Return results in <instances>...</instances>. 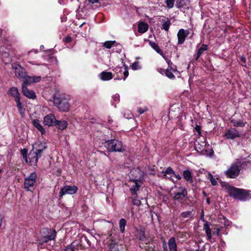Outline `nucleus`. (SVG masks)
Returning a JSON list of instances; mask_svg holds the SVG:
<instances>
[{
	"label": "nucleus",
	"instance_id": "obj_1",
	"mask_svg": "<svg viewBox=\"0 0 251 251\" xmlns=\"http://www.w3.org/2000/svg\"><path fill=\"white\" fill-rule=\"evenodd\" d=\"M33 148L28 154L29 163L31 165H36L38 159L42 155L43 152L47 149V145L46 142L37 141L32 145Z\"/></svg>",
	"mask_w": 251,
	"mask_h": 251
},
{
	"label": "nucleus",
	"instance_id": "obj_2",
	"mask_svg": "<svg viewBox=\"0 0 251 251\" xmlns=\"http://www.w3.org/2000/svg\"><path fill=\"white\" fill-rule=\"evenodd\" d=\"M226 189L230 197L240 201H245L250 195L249 191H246L230 185L226 186Z\"/></svg>",
	"mask_w": 251,
	"mask_h": 251
},
{
	"label": "nucleus",
	"instance_id": "obj_3",
	"mask_svg": "<svg viewBox=\"0 0 251 251\" xmlns=\"http://www.w3.org/2000/svg\"><path fill=\"white\" fill-rule=\"evenodd\" d=\"M55 230L48 228H43L40 231V237L38 239V244L40 245L54 240L56 237Z\"/></svg>",
	"mask_w": 251,
	"mask_h": 251
},
{
	"label": "nucleus",
	"instance_id": "obj_4",
	"mask_svg": "<svg viewBox=\"0 0 251 251\" xmlns=\"http://www.w3.org/2000/svg\"><path fill=\"white\" fill-rule=\"evenodd\" d=\"M53 103L60 111L63 112L68 111L70 108L69 99L64 96L53 97Z\"/></svg>",
	"mask_w": 251,
	"mask_h": 251
},
{
	"label": "nucleus",
	"instance_id": "obj_5",
	"mask_svg": "<svg viewBox=\"0 0 251 251\" xmlns=\"http://www.w3.org/2000/svg\"><path fill=\"white\" fill-rule=\"evenodd\" d=\"M37 175L33 172L25 177L24 182V188L27 191H32L36 181Z\"/></svg>",
	"mask_w": 251,
	"mask_h": 251
},
{
	"label": "nucleus",
	"instance_id": "obj_6",
	"mask_svg": "<svg viewBox=\"0 0 251 251\" xmlns=\"http://www.w3.org/2000/svg\"><path fill=\"white\" fill-rule=\"evenodd\" d=\"M240 166L237 163L232 164L230 167L225 172L227 177L235 178L237 177L240 172Z\"/></svg>",
	"mask_w": 251,
	"mask_h": 251
},
{
	"label": "nucleus",
	"instance_id": "obj_7",
	"mask_svg": "<svg viewBox=\"0 0 251 251\" xmlns=\"http://www.w3.org/2000/svg\"><path fill=\"white\" fill-rule=\"evenodd\" d=\"M107 148L110 151H122V143L117 140H111L107 142Z\"/></svg>",
	"mask_w": 251,
	"mask_h": 251
},
{
	"label": "nucleus",
	"instance_id": "obj_8",
	"mask_svg": "<svg viewBox=\"0 0 251 251\" xmlns=\"http://www.w3.org/2000/svg\"><path fill=\"white\" fill-rule=\"evenodd\" d=\"M129 176L130 181L140 182L143 178L144 173L138 168H133L131 170Z\"/></svg>",
	"mask_w": 251,
	"mask_h": 251
},
{
	"label": "nucleus",
	"instance_id": "obj_9",
	"mask_svg": "<svg viewBox=\"0 0 251 251\" xmlns=\"http://www.w3.org/2000/svg\"><path fill=\"white\" fill-rule=\"evenodd\" d=\"M109 251H125L126 247L125 245L119 244L115 240H109L108 241Z\"/></svg>",
	"mask_w": 251,
	"mask_h": 251
},
{
	"label": "nucleus",
	"instance_id": "obj_10",
	"mask_svg": "<svg viewBox=\"0 0 251 251\" xmlns=\"http://www.w3.org/2000/svg\"><path fill=\"white\" fill-rule=\"evenodd\" d=\"M41 79V77L40 76H29L26 74L22 80L23 82L22 86H27V85H31L32 83L38 82Z\"/></svg>",
	"mask_w": 251,
	"mask_h": 251
},
{
	"label": "nucleus",
	"instance_id": "obj_11",
	"mask_svg": "<svg viewBox=\"0 0 251 251\" xmlns=\"http://www.w3.org/2000/svg\"><path fill=\"white\" fill-rule=\"evenodd\" d=\"M12 69L15 70V75L20 80H22L25 76L27 72L21 65L14 64L12 65Z\"/></svg>",
	"mask_w": 251,
	"mask_h": 251
},
{
	"label": "nucleus",
	"instance_id": "obj_12",
	"mask_svg": "<svg viewBox=\"0 0 251 251\" xmlns=\"http://www.w3.org/2000/svg\"><path fill=\"white\" fill-rule=\"evenodd\" d=\"M77 191V188L75 186L66 185L62 188L59 192V196L62 197L65 195H72L75 194Z\"/></svg>",
	"mask_w": 251,
	"mask_h": 251
},
{
	"label": "nucleus",
	"instance_id": "obj_13",
	"mask_svg": "<svg viewBox=\"0 0 251 251\" xmlns=\"http://www.w3.org/2000/svg\"><path fill=\"white\" fill-rule=\"evenodd\" d=\"M187 196V192L185 188L180 187L177 192L174 193V199L175 201H182L185 199Z\"/></svg>",
	"mask_w": 251,
	"mask_h": 251
},
{
	"label": "nucleus",
	"instance_id": "obj_14",
	"mask_svg": "<svg viewBox=\"0 0 251 251\" xmlns=\"http://www.w3.org/2000/svg\"><path fill=\"white\" fill-rule=\"evenodd\" d=\"M225 137L228 139H234L236 138L239 137L240 134L239 131L234 128H231L228 129L225 134Z\"/></svg>",
	"mask_w": 251,
	"mask_h": 251
},
{
	"label": "nucleus",
	"instance_id": "obj_15",
	"mask_svg": "<svg viewBox=\"0 0 251 251\" xmlns=\"http://www.w3.org/2000/svg\"><path fill=\"white\" fill-rule=\"evenodd\" d=\"M56 119L52 114H49L46 115L44 118V124L45 126H50L55 125Z\"/></svg>",
	"mask_w": 251,
	"mask_h": 251
},
{
	"label": "nucleus",
	"instance_id": "obj_16",
	"mask_svg": "<svg viewBox=\"0 0 251 251\" xmlns=\"http://www.w3.org/2000/svg\"><path fill=\"white\" fill-rule=\"evenodd\" d=\"M22 90L23 95L28 99H34L36 98V94L34 91L29 90L27 86H22Z\"/></svg>",
	"mask_w": 251,
	"mask_h": 251
},
{
	"label": "nucleus",
	"instance_id": "obj_17",
	"mask_svg": "<svg viewBox=\"0 0 251 251\" xmlns=\"http://www.w3.org/2000/svg\"><path fill=\"white\" fill-rule=\"evenodd\" d=\"M189 34V32L187 30H185L183 29H180L179 30L177 36L178 38V44H182L185 41V38Z\"/></svg>",
	"mask_w": 251,
	"mask_h": 251
},
{
	"label": "nucleus",
	"instance_id": "obj_18",
	"mask_svg": "<svg viewBox=\"0 0 251 251\" xmlns=\"http://www.w3.org/2000/svg\"><path fill=\"white\" fill-rule=\"evenodd\" d=\"M114 71L116 73L118 74V79H121L123 78L124 80L128 76V71L127 67H125L124 69V71L123 72L124 77H120V75L123 73V69L121 67H116L114 69Z\"/></svg>",
	"mask_w": 251,
	"mask_h": 251
},
{
	"label": "nucleus",
	"instance_id": "obj_19",
	"mask_svg": "<svg viewBox=\"0 0 251 251\" xmlns=\"http://www.w3.org/2000/svg\"><path fill=\"white\" fill-rule=\"evenodd\" d=\"M133 182V184L131 185L130 190L132 195H136V192L139 189L141 184L142 181L139 182L137 181H131Z\"/></svg>",
	"mask_w": 251,
	"mask_h": 251
},
{
	"label": "nucleus",
	"instance_id": "obj_20",
	"mask_svg": "<svg viewBox=\"0 0 251 251\" xmlns=\"http://www.w3.org/2000/svg\"><path fill=\"white\" fill-rule=\"evenodd\" d=\"M160 21L162 25L161 29L167 31L169 30L170 26L171 25L170 20L168 18L164 17L162 18L161 20H160Z\"/></svg>",
	"mask_w": 251,
	"mask_h": 251
},
{
	"label": "nucleus",
	"instance_id": "obj_21",
	"mask_svg": "<svg viewBox=\"0 0 251 251\" xmlns=\"http://www.w3.org/2000/svg\"><path fill=\"white\" fill-rule=\"evenodd\" d=\"M170 251H177V245L174 237H171L168 242Z\"/></svg>",
	"mask_w": 251,
	"mask_h": 251
},
{
	"label": "nucleus",
	"instance_id": "obj_22",
	"mask_svg": "<svg viewBox=\"0 0 251 251\" xmlns=\"http://www.w3.org/2000/svg\"><path fill=\"white\" fill-rule=\"evenodd\" d=\"M32 123L34 126L41 133L43 134L45 133V130L41 125L40 122L38 119H34L32 121Z\"/></svg>",
	"mask_w": 251,
	"mask_h": 251
},
{
	"label": "nucleus",
	"instance_id": "obj_23",
	"mask_svg": "<svg viewBox=\"0 0 251 251\" xmlns=\"http://www.w3.org/2000/svg\"><path fill=\"white\" fill-rule=\"evenodd\" d=\"M9 93L14 98L15 101H17L18 100H20V94L16 87H13L11 88L9 90Z\"/></svg>",
	"mask_w": 251,
	"mask_h": 251
},
{
	"label": "nucleus",
	"instance_id": "obj_24",
	"mask_svg": "<svg viewBox=\"0 0 251 251\" xmlns=\"http://www.w3.org/2000/svg\"><path fill=\"white\" fill-rule=\"evenodd\" d=\"M100 78L103 81H107L113 78V75L111 72L103 71L100 74Z\"/></svg>",
	"mask_w": 251,
	"mask_h": 251
},
{
	"label": "nucleus",
	"instance_id": "obj_25",
	"mask_svg": "<svg viewBox=\"0 0 251 251\" xmlns=\"http://www.w3.org/2000/svg\"><path fill=\"white\" fill-rule=\"evenodd\" d=\"M183 176L184 178L188 182L193 183V175L189 170H185L183 172Z\"/></svg>",
	"mask_w": 251,
	"mask_h": 251
},
{
	"label": "nucleus",
	"instance_id": "obj_26",
	"mask_svg": "<svg viewBox=\"0 0 251 251\" xmlns=\"http://www.w3.org/2000/svg\"><path fill=\"white\" fill-rule=\"evenodd\" d=\"M148 25L144 22H140L138 25V32L141 33L146 32L148 29Z\"/></svg>",
	"mask_w": 251,
	"mask_h": 251
},
{
	"label": "nucleus",
	"instance_id": "obj_27",
	"mask_svg": "<svg viewBox=\"0 0 251 251\" xmlns=\"http://www.w3.org/2000/svg\"><path fill=\"white\" fill-rule=\"evenodd\" d=\"M58 128L63 130L65 129L68 126V123L66 121H57L56 120L55 125Z\"/></svg>",
	"mask_w": 251,
	"mask_h": 251
},
{
	"label": "nucleus",
	"instance_id": "obj_28",
	"mask_svg": "<svg viewBox=\"0 0 251 251\" xmlns=\"http://www.w3.org/2000/svg\"><path fill=\"white\" fill-rule=\"evenodd\" d=\"M17 103V106L18 107V111L22 117L25 116V108L22 106V103L20 101V100H18L15 101Z\"/></svg>",
	"mask_w": 251,
	"mask_h": 251
},
{
	"label": "nucleus",
	"instance_id": "obj_29",
	"mask_svg": "<svg viewBox=\"0 0 251 251\" xmlns=\"http://www.w3.org/2000/svg\"><path fill=\"white\" fill-rule=\"evenodd\" d=\"M231 123L233 124V126L236 127H243L245 126L246 123L243 122V121L241 120H236L235 119H232L231 120Z\"/></svg>",
	"mask_w": 251,
	"mask_h": 251
},
{
	"label": "nucleus",
	"instance_id": "obj_30",
	"mask_svg": "<svg viewBox=\"0 0 251 251\" xmlns=\"http://www.w3.org/2000/svg\"><path fill=\"white\" fill-rule=\"evenodd\" d=\"M207 49L208 46L205 44H202L198 50L196 60H198L200 56L203 53V52L207 50Z\"/></svg>",
	"mask_w": 251,
	"mask_h": 251
},
{
	"label": "nucleus",
	"instance_id": "obj_31",
	"mask_svg": "<svg viewBox=\"0 0 251 251\" xmlns=\"http://www.w3.org/2000/svg\"><path fill=\"white\" fill-rule=\"evenodd\" d=\"M149 44L151 46V47L152 49H153L157 53L162 55V51L160 49L158 45L156 43L152 41H149Z\"/></svg>",
	"mask_w": 251,
	"mask_h": 251
},
{
	"label": "nucleus",
	"instance_id": "obj_32",
	"mask_svg": "<svg viewBox=\"0 0 251 251\" xmlns=\"http://www.w3.org/2000/svg\"><path fill=\"white\" fill-rule=\"evenodd\" d=\"M126 225V221L125 219H121L119 221L120 230L122 233H124L125 230V226Z\"/></svg>",
	"mask_w": 251,
	"mask_h": 251
},
{
	"label": "nucleus",
	"instance_id": "obj_33",
	"mask_svg": "<svg viewBox=\"0 0 251 251\" xmlns=\"http://www.w3.org/2000/svg\"><path fill=\"white\" fill-rule=\"evenodd\" d=\"M162 173L164 174V177H166L168 179H171V177H167L166 175H175V172L173 171L171 167H168L165 172H162Z\"/></svg>",
	"mask_w": 251,
	"mask_h": 251
},
{
	"label": "nucleus",
	"instance_id": "obj_34",
	"mask_svg": "<svg viewBox=\"0 0 251 251\" xmlns=\"http://www.w3.org/2000/svg\"><path fill=\"white\" fill-rule=\"evenodd\" d=\"M192 212V211H187L182 212L180 215L183 218L191 219L193 217Z\"/></svg>",
	"mask_w": 251,
	"mask_h": 251
},
{
	"label": "nucleus",
	"instance_id": "obj_35",
	"mask_svg": "<svg viewBox=\"0 0 251 251\" xmlns=\"http://www.w3.org/2000/svg\"><path fill=\"white\" fill-rule=\"evenodd\" d=\"M138 238L141 241H145L146 239V237L145 236V233L144 231L140 230L138 232Z\"/></svg>",
	"mask_w": 251,
	"mask_h": 251
},
{
	"label": "nucleus",
	"instance_id": "obj_36",
	"mask_svg": "<svg viewBox=\"0 0 251 251\" xmlns=\"http://www.w3.org/2000/svg\"><path fill=\"white\" fill-rule=\"evenodd\" d=\"M203 222H204L203 225V229L205 230V233L211 232V229L210 228V224L205 220H203Z\"/></svg>",
	"mask_w": 251,
	"mask_h": 251
},
{
	"label": "nucleus",
	"instance_id": "obj_37",
	"mask_svg": "<svg viewBox=\"0 0 251 251\" xmlns=\"http://www.w3.org/2000/svg\"><path fill=\"white\" fill-rule=\"evenodd\" d=\"M207 178L210 180L212 185L214 186L217 185L218 183L217 180L214 178L213 176L210 173L208 174Z\"/></svg>",
	"mask_w": 251,
	"mask_h": 251
},
{
	"label": "nucleus",
	"instance_id": "obj_38",
	"mask_svg": "<svg viewBox=\"0 0 251 251\" xmlns=\"http://www.w3.org/2000/svg\"><path fill=\"white\" fill-rule=\"evenodd\" d=\"M115 43V41H106L103 43V46L107 49H110L112 45Z\"/></svg>",
	"mask_w": 251,
	"mask_h": 251
},
{
	"label": "nucleus",
	"instance_id": "obj_39",
	"mask_svg": "<svg viewBox=\"0 0 251 251\" xmlns=\"http://www.w3.org/2000/svg\"><path fill=\"white\" fill-rule=\"evenodd\" d=\"M166 75L169 78L173 79L175 78V75L169 69H167L164 71Z\"/></svg>",
	"mask_w": 251,
	"mask_h": 251
},
{
	"label": "nucleus",
	"instance_id": "obj_40",
	"mask_svg": "<svg viewBox=\"0 0 251 251\" xmlns=\"http://www.w3.org/2000/svg\"><path fill=\"white\" fill-rule=\"evenodd\" d=\"M175 0H165V2L168 8H172L174 6Z\"/></svg>",
	"mask_w": 251,
	"mask_h": 251
},
{
	"label": "nucleus",
	"instance_id": "obj_41",
	"mask_svg": "<svg viewBox=\"0 0 251 251\" xmlns=\"http://www.w3.org/2000/svg\"><path fill=\"white\" fill-rule=\"evenodd\" d=\"M27 150L25 149H24L21 151V153L23 155V157L26 163L27 162Z\"/></svg>",
	"mask_w": 251,
	"mask_h": 251
},
{
	"label": "nucleus",
	"instance_id": "obj_42",
	"mask_svg": "<svg viewBox=\"0 0 251 251\" xmlns=\"http://www.w3.org/2000/svg\"><path fill=\"white\" fill-rule=\"evenodd\" d=\"M163 57V58L165 59V60L166 61L168 65V68L170 70H172L173 69V67H172V65H173V63L170 60H169V59L166 58L164 55H162Z\"/></svg>",
	"mask_w": 251,
	"mask_h": 251
},
{
	"label": "nucleus",
	"instance_id": "obj_43",
	"mask_svg": "<svg viewBox=\"0 0 251 251\" xmlns=\"http://www.w3.org/2000/svg\"><path fill=\"white\" fill-rule=\"evenodd\" d=\"M132 69L134 70H138L139 69V66L138 62H134L131 65Z\"/></svg>",
	"mask_w": 251,
	"mask_h": 251
},
{
	"label": "nucleus",
	"instance_id": "obj_44",
	"mask_svg": "<svg viewBox=\"0 0 251 251\" xmlns=\"http://www.w3.org/2000/svg\"><path fill=\"white\" fill-rule=\"evenodd\" d=\"M132 203L134 205L139 206L141 204V201L138 199H134L132 200Z\"/></svg>",
	"mask_w": 251,
	"mask_h": 251
},
{
	"label": "nucleus",
	"instance_id": "obj_45",
	"mask_svg": "<svg viewBox=\"0 0 251 251\" xmlns=\"http://www.w3.org/2000/svg\"><path fill=\"white\" fill-rule=\"evenodd\" d=\"M63 41L64 42L67 43H70L72 41V38L69 36H66L63 39Z\"/></svg>",
	"mask_w": 251,
	"mask_h": 251
},
{
	"label": "nucleus",
	"instance_id": "obj_46",
	"mask_svg": "<svg viewBox=\"0 0 251 251\" xmlns=\"http://www.w3.org/2000/svg\"><path fill=\"white\" fill-rule=\"evenodd\" d=\"M113 98L114 100L115 101L118 102L120 100V96L119 94H117L113 96Z\"/></svg>",
	"mask_w": 251,
	"mask_h": 251
},
{
	"label": "nucleus",
	"instance_id": "obj_47",
	"mask_svg": "<svg viewBox=\"0 0 251 251\" xmlns=\"http://www.w3.org/2000/svg\"><path fill=\"white\" fill-rule=\"evenodd\" d=\"M65 251H75L72 247V245H71V246H69L67 247L65 250Z\"/></svg>",
	"mask_w": 251,
	"mask_h": 251
},
{
	"label": "nucleus",
	"instance_id": "obj_48",
	"mask_svg": "<svg viewBox=\"0 0 251 251\" xmlns=\"http://www.w3.org/2000/svg\"><path fill=\"white\" fill-rule=\"evenodd\" d=\"M195 129L196 131H197L198 132L199 135H200V134H201V126L197 125L195 127Z\"/></svg>",
	"mask_w": 251,
	"mask_h": 251
},
{
	"label": "nucleus",
	"instance_id": "obj_49",
	"mask_svg": "<svg viewBox=\"0 0 251 251\" xmlns=\"http://www.w3.org/2000/svg\"><path fill=\"white\" fill-rule=\"evenodd\" d=\"M240 60L242 62V65H243V66L245 65V64L246 62V60L245 58L243 56H241L240 57Z\"/></svg>",
	"mask_w": 251,
	"mask_h": 251
},
{
	"label": "nucleus",
	"instance_id": "obj_50",
	"mask_svg": "<svg viewBox=\"0 0 251 251\" xmlns=\"http://www.w3.org/2000/svg\"><path fill=\"white\" fill-rule=\"evenodd\" d=\"M176 5L178 7H182L184 6V4L181 2H178V0H176Z\"/></svg>",
	"mask_w": 251,
	"mask_h": 251
},
{
	"label": "nucleus",
	"instance_id": "obj_51",
	"mask_svg": "<svg viewBox=\"0 0 251 251\" xmlns=\"http://www.w3.org/2000/svg\"><path fill=\"white\" fill-rule=\"evenodd\" d=\"M147 109H144L141 107L140 108H138V109H137V111L138 113H140V114H143Z\"/></svg>",
	"mask_w": 251,
	"mask_h": 251
},
{
	"label": "nucleus",
	"instance_id": "obj_52",
	"mask_svg": "<svg viewBox=\"0 0 251 251\" xmlns=\"http://www.w3.org/2000/svg\"><path fill=\"white\" fill-rule=\"evenodd\" d=\"M206 234L208 240H211V239L212 238L211 232H209L206 233Z\"/></svg>",
	"mask_w": 251,
	"mask_h": 251
},
{
	"label": "nucleus",
	"instance_id": "obj_53",
	"mask_svg": "<svg viewBox=\"0 0 251 251\" xmlns=\"http://www.w3.org/2000/svg\"><path fill=\"white\" fill-rule=\"evenodd\" d=\"M219 232H220V229L217 228L216 231L213 232V234L218 236V235H219Z\"/></svg>",
	"mask_w": 251,
	"mask_h": 251
},
{
	"label": "nucleus",
	"instance_id": "obj_54",
	"mask_svg": "<svg viewBox=\"0 0 251 251\" xmlns=\"http://www.w3.org/2000/svg\"><path fill=\"white\" fill-rule=\"evenodd\" d=\"M89 2L92 3H97L99 2V0H87Z\"/></svg>",
	"mask_w": 251,
	"mask_h": 251
},
{
	"label": "nucleus",
	"instance_id": "obj_55",
	"mask_svg": "<svg viewBox=\"0 0 251 251\" xmlns=\"http://www.w3.org/2000/svg\"><path fill=\"white\" fill-rule=\"evenodd\" d=\"M175 177L178 179V180H180L181 179V177L179 175H176L175 174V175H174Z\"/></svg>",
	"mask_w": 251,
	"mask_h": 251
},
{
	"label": "nucleus",
	"instance_id": "obj_56",
	"mask_svg": "<svg viewBox=\"0 0 251 251\" xmlns=\"http://www.w3.org/2000/svg\"><path fill=\"white\" fill-rule=\"evenodd\" d=\"M163 247L164 250V251H167V245H166V243L165 242L163 243Z\"/></svg>",
	"mask_w": 251,
	"mask_h": 251
},
{
	"label": "nucleus",
	"instance_id": "obj_57",
	"mask_svg": "<svg viewBox=\"0 0 251 251\" xmlns=\"http://www.w3.org/2000/svg\"><path fill=\"white\" fill-rule=\"evenodd\" d=\"M28 63H30V64H32V65H39V64H37V63H35V62H32V61H28Z\"/></svg>",
	"mask_w": 251,
	"mask_h": 251
},
{
	"label": "nucleus",
	"instance_id": "obj_58",
	"mask_svg": "<svg viewBox=\"0 0 251 251\" xmlns=\"http://www.w3.org/2000/svg\"><path fill=\"white\" fill-rule=\"evenodd\" d=\"M202 195H203V196L204 197H206L207 196L206 193L205 191H202Z\"/></svg>",
	"mask_w": 251,
	"mask_h": 251
},
{
	"label": "nucleus",
	"instance_id": "obj_59",
	"mask_svg": "<svg viewBox=\"0 0 251 251\" xmlns=\"http://www.w3.org/2000/svg\"><path fill=\"white\" fill-rule=\"evenodd\" d=\"M206 202L207 204H210V199L209 198H207L206 199Z\"/></svg>",
	"mask_w": 251,
	"mask_h": 251
},
{
	"label": "nucleus",
	"instance_id": "obj_60",
	"mask_svg": "<svg viewBox=\"0 0 251 251\" xmlns=\"http://www.w3.org/2000/svg\"><path fill=\"white\" fill-rule=\"evenodd\" d=\"M127 118L128 119H131L132 118V115H131V113H129L128 114V117Z\"/></svg>",
	"mask_w": 251,
	"mask_h": 251
},
{
	"label": "nucleus",
	"instance_id": "obj_61",
	"mask_svg": "<svg viewBox=\"0 0 251 251\" xmlns=\"http://www.w3.org/2000/svg\"><path fill=\"white\" fill-rule=\"evenodd\" d=\"M158 71L159 72H160V73H162V71H164V72L165 71H164V70H163V69H162L160 68V69H158Z\"/></svg>",
	"mask_w": 251,
	"mask_h": 251
},
{
	"label": "nucleus",
	"instance_id": "obj_62",
	"mask_svg": "<svg viewBox=\"0 0 251 251\" xmlns=\"http://www.w3.org/2000/svg\"><path fill=\"white\" fill-rule=\"evenodd\" d=\"M44 48V47L43 45H42V46H40V49L41 50L43 49Z\"/></svg>",
	"mask_w": 251,
	"mask_h": 251
},
{
	"label": "nucleus",
	"instance_id": "obj_63",
	"mask_svg": "<svg viewBox=\"0 0 251 251\" xmlns=\"http://www.w3.org/2000/svg\"><path fill=\"white\" fill-rule=\"evenodd\" d=\"M112 121L111 120H109V123H111Z\"/></svg>",
	"mask_w": 251,
	"mask_h": 251
},
{
	"label": "nucleus",
	"instance_id": "obj_64",
	"mask_svg": "<svg viewBox=\"0 0 251 251\" xmlns=\"http://www.w3.org/2000/svg\"><path fill=\"white\" fill-rule=\"evenodd\" d=\"M201 219L203 221V220H204V219H203V217L202 216L201 218Z\"/></svg>",
	"mask_w": 251,
	"mask_h": 251
}]
</instances>
